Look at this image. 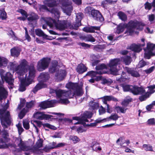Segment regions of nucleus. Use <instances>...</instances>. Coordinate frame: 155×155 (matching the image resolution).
<instances>
[{
    "label": "nucleus",
    "mask_w": 155,
    "mask_h": 155,
    "mask_svg": "<svg viewBox=\"0 0 155 155\" xmlns=\"http://www.w3.org/2000/svg\"><path fill=\"white\" fill-rule=\"evenodd\" d=\"M13 141L15 147H19L21 150H27L28 148L26 146L24 142L22 141L20 137H13Z\"/></svg>",
    "instance_id": "16"
},
{
    "label": "nucleus",
    "mask_w": 155,
    "mask_h": 155,
    "mask_svg": "<svg viewBox=\"0 0 155 155\" xmlns=\"http://www.w3.org/2000/svg\"><path fill=\"white\" fill-rule=\"evenodd\" d=\"M119 117L117 114H112L108 118H104L102 120L99 119H97L95 121V123L97 124L101 123L103 121H106L107 119V120H109V119H110L113 120H116L118 119Z\"/></svg>",
    "instance_id": "25"
},
{
    "label": "nucleus",
    "mask_w": 155,
    "mask_h": 155,
    "mask_svg": "<svg viewBox=\"0 0 155 155\" xmlns=\"http://www.w3.org/2000/svg\"><path fill=\"white\" fill-rule=\"evenodd\" d=\"M106 47V45L104 44L97 45L94 46V49L97 51H101L105 49Z\"/></svg>",
    "instance_id": "40"
},
{
    "label": "nucleus",
    "mask_w": 155,
    "mask_h": 155,
    "mask_svg": "<svg viewBox=\"0 0 155 155\" xmlns=\"http://www.w3.org/2000/svg\"><path fill=\"white\" fill-rule=\"evenodd\" d=\"M39 9L41 11H43L44 10L48 11V8L45 5H40L39 6Z\"/></svg>",
    "instance_id": "63"
},
{
    "label": "nucleus",
    "mask_w": 155,
    "mask_h": 155,
    "mask_svg": "<svg viewBox=\"0 0 155 155\" xmlns=\"http://www.w3.org/2000/svg\"><path fill=\"white\" fill-rule=\"evenodd\" d=\"M115 109L117 113L120 112L122 113H125L127 108H125L124 107H121L118 106L116 107Z\"/></svg>",
    "instance_id": "45"
},
{
    "label": "nucleus",
    "mask_w": 155,
    "mask_h": 155,
    "mask_svg": "<svg viewBox=\"0 0 155 155\" xmlns=\"http://www.w3.org/2000/svg\"><path fill=\"white\" fill-rule=\"evenodd\" d=\"M93 115V113L90 111H85L81 115V117H73V120L78 121L74 124H84L85 122H89L87 119L91 118Z\"/></svg>",
    "instance_id": "10"
},
{
    "label": "nucleus",
    "mask_w": 155,
    "mask_h": 155,
    "mask_svg": "<svg viewBox=\"0 0 155 155\" xmlns=\"http://www.w3.org/2000/svg\"><path fill=\"white\" fill-rule=\"evenodd\" d=\"M113 82V81L110 79H103L102 80V83L103 84H110Z\"/></svg>",
    "instance_id": "59"
},
{
    "label": "nucleus",
    "mask_w": 155,
    "mask_h": 155,
    "mask_svg": "<svg viewBox=\"0 0 155 155\" xmlns=\"http://www.w3.org/2000/svg\"><path fill=\"white\" fill-rule=\"evenodd\" d=\"M85 10L86 13H88L97 21L102 22L104 20V18L98 11L93 9L90 7H87Z\"/></svg>",
    "instance_id": "9"
},
{
    "label": "nucleus",
    "mask_w": 155,
    "mask_h": 155,
    "mask_svg": "<svg viewBox=\"0 0 155 155\" xmlns=\"http://www.w3.org/2000/svg\"><path fill=\"white\" fill-rule=\"evenodd\" d=\"M8 62V60L5 58L0 56V67H6Z\"/></svg>",
    "instance_id": "35"
},
{
    "label": "nucleus",
    "mask_w": 155,
    "mask_h": 155,
    "mask_svg": "<svg viewBox=\"0 0 155 155\" xmlns=\"http://www.w3.org/2000/svg\"><path fill=\"white\" fill-rule=\"evenodd\" d=\"M144 50L145 51L144 58L150 59L151 56L155 55V44L148 43L147 48H144Z\"/></svg>",
    "instance_id": "11"
},
{
    "label": "nucleus",
    "mask_w": 155,
    "mask_h": 155,
    "mask_svg": "<svg viewBox=\"0 0 155 155\" xmlns=\"http://www.w3.org/2000/svg\"><path fill=\"white\" fill-rule=\"evenodd\" d=\"M105 112V110L102 106L99 108V115H101L104 114Z\"/></svg>",
    "instance_id": "64"
},
{
    "label": "nucleus",
    "mask_w": 155,
    "mask_h": 155,
    "mask_svg": "<svg viewBox=\"0 0 155 155\" xmlns=\"http://www.w3.org/2000/svg\"><path fill=\"white\" fill-rule=\"evenodd\" d=\"M18 12L20 13L23 16L28 17V14L25 10L22 9H20Z\"/></svg>",
    "instance_id": "60"
},
{
    "label": "nucleus",
    "mask_w": 155,
    "mask_h": 155,
    "mask_svg": "<svg viewBox=\"0 0 155 155\" xmlns=\"http://www.w3.org/2000/svg\"><path fill=\"white\" fill-rule=\"evenodd\" d=\"M117 1V0H105V1L102 2V5L104 8H105L107 7L106 4L107 3L112 4L113 2H116Z\"/></svg>",
    "instance_id": "46"
},
{
    "label": "nucleus",
    "mask_w": 155,
    "mask_h": 155,
    "mask_svg": "<svg viewBox=\"0 0 155 155\" xmlns=\"http://www.w3.org/2000/svg\"><path fill=\"white\" fill-rule=\"evenodd\" d=\"M68 1V0H59V3L63 6L62 8L64 12L67 15L70 16L71 15L73 8Z\"/></svg>",
    "instance_id": "13"
},
{
    "label": "nucleus",
    "mask_w": 155,
    "mask_h": 155,
    "mask_svg": "<svg viewBox=\"0 0 155 155\" xmlns=\"http://www.w3.org/2000/svg\"><path fill=\"white\" fill-rule=\"evenodd\" d=\"M125 70L128 74H130L131 76L134 77H138L140 76L139 73L135 69L125 67Z\"/></svg>",
    "instance_id": "26"
},
{
    "label": "nucleus",
    "mask_w": 155,
    "mask_h": 155,
    "mask_svg": "<svg viewBox=\"0 0 155 155\" xmlns=\"http://www.w3.org/2000/svg\"><path fill=\"white\" fill-rule=\"evenodd\" d=\"M28 109H27L24 108L22 109L18 114L19 118L20 119H22L25 115Z\"/></svg>",
    "instance_id": "48"
},
{
    "label": "nucleus",
    "mask_w": 155,
    "mask_h": 155,
    "mask_svg": "<svg viewBox=\"0 0 155 155\" xmlns=\"http://www.w3.org/2000/svg\"><path fill=\"white\" fill-rule=\"evenodd\" d=\"M143 148L146 151H153L152 147L150 144H144L143 145Z\"/></svg>",
    "instance_id": "47"
},
{
    "label": "nucleus",
    "mask_w": 155,
    "mask_h": 155,
    "mask_svg": "<svg viewBox=\"0 0 155 155\" xmlns=\"http://www.w3.org/2000/svg\"><path fill=\"white\" fill-rule=\"evenodd\" d=\"M101 99L103 103L106 105L107 104V101H118L117 99L112 95L106 96L102 97Z\"/></svg>",
    "instance_id": "27"
},
{
    "label": "nucleus",
    "mask_w": 155,
    "mask_h": 155,
    "mask_svg": "<svg viewBox=\"0 0 155 155\" xmlns=\"http://www.w3.org/2000/svg\"><path fill=\"white\" fill-rule=\"evenodd\" d=\"M43 140L42 139H40L36 143V145L37 147L38 148H40L42 146V143Z\"/></svg>",
    "instance_id": "57"
},
{
    "label": "nucleus",
    "mask_w": 155,
    "mask_h": 155,
    "mask_svg": "<svg viewBox=\"0 0 155 155\" xmlns=\"http://www.w3.org/2000/svg\"><path fill=\"white\" fill-rule=\"evenodd\" d=\"M35 103V101H31L29 102L26 103V106L28 108H31L34 106Z\"/></svg>",
    "instance_id": "53"
},
{
    "label": "nucleus",
    "mask_w": 155,
    "mask_h": 155,
    "mask_svg": "<svg viewBox=\"0 0 155 155\" xmlns=\"http://www.w3.org/2000/svg\"><path fill=\"white\" fill-rule=\"evenodd\" d=\"M144 25V24L141 22L137 21H131L127 24L128 33L130 35H131L134 33H137V30H142Z\"/></svg>",
    "instance_id": "6"
},
{
    "label": "nucleus",
    "mask_w": 155,
    "mask_h": 155,
    "mask_svg": "<svg viewBox=\"0 0 155 155\" xmlns=\"http://www.w3.org/2000/svg\"><path fill=\"white\" fill-rule=\"evenodd\" d=\"M47 23L50 27L54 26L60 30L64 29L67 28H72V25H71L70 21H68L58 20L57 22L54 19L49 18L46 21Z\"/></svg>",
    "instance_id": "4"
},
{
    "label": "nucleus",
    "mask_w": 155,
    "mask_h": 155,
    "mask_svg": "<svg viewBox=\"0 0 155 155\" xmlns=\"http://www.w3.org/2000/svg\"><path fill=\"white\" fill-rule=\"evenodd\" d=\"M18 66H19V74L20 75L23 74L24 73H25V72L27 71L26 69L27 68H28V73L29 72V68L30 67H34V69H35V68L34 66H28L27 61L25 59H23L21 61L20 64L19 65H18Z\"/></svg>",
    "instance_id": "17"
},
{
    "label": "nucleus",
    "mask_w": 155,
    "mask_h": 155,
    "mask_svg": "<svg viewBox=\"0 0 155 155\" xmlns=\"http://www.w3.org/2000/svg\"><path fill=\"white\" fill-rule=\"evenodd\" d=\"M49 78V76L47 73H41L38 77L40 82L32 90L33 93H35L38 90L46 87V85L43 82H45Z\"/></svg>",
    "instance_id": "8"
},
{
    "label": "nucleus",
    "mask_w": 155,
    "mask_h": 155,
    "mask_svg": "<svg viewBox=\"0 0 155 155\" xmlns=\"http://www.w3.org/2000/svg\"><path fill=\"white\" fill-rule=\"evenodd\" d=\"M60 102L62 104H67L69 103V101L68 99L61 98L60 100Z\"/></svg>",
    "instance_id": "62"
},
{
    "label": "nucleus",
    "mask_w": 155,
    "mask_h": 155,
    "mask_svg": "<svg viewBox=\"0 0 155 155\" xmlns=\"http://www.w3.org/2000/svg\"><path fill=\"white\" fill-rule=\"evenodd\" d=\"M23 125L24 127L26 130H28L29 128V123L27 120L23 121Z\"/></svg>",
    "instance_id": "58"
},
{
    "label": "nucleus",
    "mask_w": 155,
    "mask_h": 155,
    "mask_svg": "<svg viewBox=\"0 0 155 155\" xmlns=\"http://www.w3.org/2000/svg\"><path fill=\"white\" fill-rule=\"evenodd\" d=\"M51 12L53 14L55 19H58L59 18L60 16V13L58 9L54 8H53L51 9Z\"/></svg>",
    "instance_id": "36"
},
{
    "label": "nucleus",
    "mask_w": 155,
    "mask_h": 155,
    "mask_svg": "<svg viewBox=\"0 0 155 155\" xmlns=\"http://www.w3.org/2000/svg\"><path fill=\"white\" fill-rule=\"evenodd\" d=\"M0 74L2 81H0V101L3 98H5L8 95V93L4 87L2 83H3L4 81L10 85L9 87V88H12L13 85L14 79L12 78L13 76L11 73L9 72H6L3 69L0 70Z\"/></svg>",
    "instance_id": "3"
},
{
    "label": "nucleus",
    "mask_w": 155,
    "mask_h": 155,
    "mask_svg": "<svg viewBox=\"0 0 155 155\" xmlns=\"http://www.w3.org/2000/svg\"><path fill=\"white\" fill-rule=\"evenodd\" d=\"M96 71H91L88 72L86 74V75H89L91 77H94L97 74H101L105 73L103 69H107V67L104 64L98 65L96 66Z\"/></svg>",
    "instance_id": "12"
},
{
    "label": "nucleus",
    "mask_w": 155,
    "mask_h": 155,
    "mask_svg": "<svg viewBox=\"0 0 155 155\" xmlns=\"http://www.w3.org/2000/svg\"><path fill=\"white\" fill-rule=\"evenodd\" d=\"M145 8L146 10H149L151 9L152 5L151 3H150L148 2H146L144 5Z\"/></svg>",
    "instance_id": "56"
},
{
    "label": "nucleus",
    "mask_w": 155,
    "mask_h": 155,
    "mask_svg": "<svg viewBox=\"0 0 155 155\" xmlns=\"http://www.w3.org/2000/svg\"><path fill=\"white\" fill-rule=\"evenodd\" d=\"M91 147L92 148L93 150L97 151V150H101V147H99V144L95 142L92 143Z\"/></svg>",
    "instance_id": "37"
},
{
    "label": "nucleus",
    "mask_w": 155,
    "mask_h": 155,
    "mask_svg": "<svg viewBox=\"0 0 155 155\" xmlns=\"http://www.w3.org/2000/svg\"><path fill=\"white\" fill-rule=\"evenodd\" d=\"M147 63L148 64H147V63L144 60H141L139 61L138 64V67L139 68L143 67L145 65L148 64V63Z\"/></svg>",
    "instance_id": "54"
},
{
    "label": "nucleus",
    "mask_w": 155,
    "mask_h": 155,
    "mask_svg": "<svg viewBox=\"0 0 155 155\" xmlns=\"http://www.w3.org/2000/svg\"><path fill=\"white\" fill-rule=\"evenodd\" d=\"M8 35L14 40H17V38L16 36L15 33L12 30H11L8 32Z\"/></svg>",
    "instance_id": "49"
},
{
    "label": "nucleus",
    "mask_w": 155,
    "mask_h": 155,
    "mask_svg": "<svg viewBox=\"0 0 155 155\" xmlns=\"http://www.w3.org/2000/svg\"><path fill=\"white\" fill-rule=\"evenodd\" d=\"M69 139L72 140L74 143H77L80 141V139L76 136H71L69 137Z\"/></svg>",
    "instance_id": "50"
},
{
    "label": "nucleus",
    "mask_w": 155,
    "mask_h": 155,
    "mask_svg": "<svg viewBox=\"0 0 155 155\" xmlns=\"http://www.w3.org/2000/svg\"><path fill=\"white\" fill-rule=\"evenodd\" d=\"M50 60L47 58H43L39 61L38 63L37 69L39 71H42L48 66Z\"/></svg>",
    "instance_id": "14"
},
{
    "label": "nucleus",
    "mask_w": 155,
    "mask_h": 155,
    "mask_svg": "<svg viewBox=\"0 0 155 155\" xmlns=\"http://www.w3.org/2000/svg\"><path fill=\"white\" fill-rule=\"evenodd\" d=\"M131 101V99H126L124 100L122 102V104L123 105L126 106H127L129 103Z\"/></svg>",
    "instance_id": "61"
},
{
    "label": "nucleus",
    "mask_w": 155,
    "mask_h": 155,
    "mask_svg": "<svg viewBox=\"0 0 155 155\" xmlns=\"http://www.w3.org/2000/svg\"><path fill=\"white\" fill-rule=\"evenodd\" d=\"M66 87L67 88L74 90V92L70 90L65 91L60 89L54 90L51 89L50 90V93L51 94L55 93L57 96L58 97H65L69 98H72L74 95L81 96L83 94L81 87L78 86L77 83H69L66 85Z\"/></svg>",
    "instance_id": "1"
},
{
    "label": "nucleus",
    "mask_w": 155,
    "mask_h": 155,
    "mask_svg": "<svg viewBox=\"0 0 155 155\" xmlns=\"http://www.w3.org/2000/svg\"><path fill=\"white\" fill-rule=\"evenodd\" d=\"M33 117L35 119L42 120L44 119H50L52 116L45 114L43 112H37L34 114Z\"/></svg>",
    "instance_id": "19"
},
{
    "label": "nucleus",
    "mask_w": 155,
    "mask_h": 155,
    "mask_svg": "<svg viewBox=\"0 0 155 155\" xmlns=\"http://www.w3.org/2000/svg\"><path fill=\"white\" fill-rule=\"evenodd\" d=\"M87 68L83 64H79L76 68V71L79 74H82L87 70Z\"/></svg>",
    "instance_id": "30"
},
{
    "label": "nucleus",
    "mask_w": 155,
    "mask_h": 155,
    "mask_svg": "<svg viewBox=\"0 0 155 155\" xmlns=\"http://www.w3.org/2000/svg\"><path fill=\"white\" fill-rule=\"evenodd\" d=\"M36 34L40 37L42 36L44 38H46L47 36V35L45 34L43 31L41 29H38L35 30Z\"/></svg>",
    "instance_id": "42"
},
{
    "label": "nucleus",
    "mask_w": 155,
    "mask_h": 155,
    "mask_svg": "<svg viewBox=\"0 0 155 155\" xmlns=\"http://www.w3.org/2000/svg\"><path fill=\"white\" fill-rule=\"evenodd\" d=\"M122 60L126 65H129L132 61V59L130 56H125L122 58Z\"/></svg>",
    "instance_id": "34"
},
{
    "label": "nucleus",
    "mask_w": 155,
    "mask_h": 155,
    "mask_svg": "<svg viewBox=\"0 0 155 155\" xmlns=\"http://www.w3.org/2000/svg\"><path fill=\"white\" fill-rule=\"evenodd\" d=\"M124 30V27L123 25H121L118 26L117 27L116 32L119 34L123 32Z\"/></svg>",
    "instance_id": "51"
},
{
    "label": "nucleus",
    "mask_w": 155,
    "mask_h": 155,
    "mask_svg": "<svg viewBox=\"0 0 155 155\" xmlns=\"http://www.w3.org/2000/svg\"><path fill=\"white\" fill-rule=\"evenodd\" d=\"M0 18L4 20L6 18V14L5 11L0 10Z\"/></svg>",
    "instance_id": "55"
},
{
    "label": "nucleus",
    "mask_w": 155,
    "mask_h": 155,
    "mask_svg": "<svg viewBox=\"0 0 155 155\" xmlns=\"http://www.w3.org/2000/svg\"><path fill=\"white\" fill-rule=\"evenodd\" d=\"M16 126L18 128V134L20 135L24 130V129L21 126V124L19 123L16 124Z\"/></svg>",
    "instance_id": "52"
},
{
    "label": "nucleus",
    "mask_w": 155,
    "mask_h": 155,
    "mask_svg": "<svg viewBox=\"0 0 155 155\" xmlns=\"http://www.w3.org/2000/svg\"><path fill=\"white\" fill-rule=\"evenodd\" d=\"M149 88L148 91L146 92L144 95L140 96L139 97V99L141 101H143L146 100L149 98L151 95L155 92L153 89L150 87V86L148 87Z\"/></svg>",
    "instance_id": "21"
},
{
    "label": "nucleus",
    "mask_w": 155,
    "mask_h": 155,
    "mask_svg": "<svg viewBox=\"0 0 155 155\" xmlns=\"http://www.w3.org/2000/svg\"><path fill=\"white\" fill-rule=\"evenodd\" d=\"M99 27L96 26H91L90 27H85L83 28V30L87 32L92 33L95 31V30H98Z\"/></svg>",
    "instance_id": "31"
},
{
    "label": "nucleus",
    "mask_w": 155,
    "mask_h": 155,
    "mask_svg": "<svg viewBox=\"0 0 155 155\" xmlns=\"http://www.w3.org/2000/svg\"><path fill=\"white\" fill-rule=\"evenodd\" d=\"M46 4L50 7H53L56 6L57 5L56 0H46Z\"/></svg>",
    "instance_id": "38"
},
{
    "label": "nucleus",
    "mask_w": 155,
    "mask_h": 155,
    "mask_svg": "<svg viewBox=\"0 0 155 155\" xmlns=\"http://www.w3.org/2000/svg\"><path fill=\"white\" fill-rule=\"evenodd\" d=\"M66 75V71L64 70H58L55 74V76L59 81H61L65 76Z\"/></svg>",
    "instance_id": "23"
},
{
    "label": "nucleus",
    "mask_w": 155,
    "mask_h": 155,
    "mask_svg": "<svg viewBox=\"0 0 155 155\" xmlns=\"http://www.w3.org/2000/svg\"><path fill=\"white\" fill-rule=\"evenodd\" d=\"M89 105L90 107L93 110H97L99 107V104L97 102H94V101L90 102Z\"/></svg>",
    "instance_id": "33"
},
{
    "label": "nucleus",
    "mask_w": 155,
    "mask_h": 155,
    "mask_svg": "<svg viewBox=\"0 0 155 155\" xmlns=\"http://www.w3.org/2000/svg\"><path fill=\"white\" fill-rule=\"evenodd\" d=\"M6 141H3L2 138L0 139V148H6L8 147L9 144H7Z\"/></svg>",
    "instance_id": "44"
},
{
    "label": "nucleus",
    "mask_w": 155,
    "mask_h": 155,
    "mask_svg": "<svg viewBox=\"0 0 155 155\" xmlns=\"http://www.w3.org/2000/svg\"><path fill=\"white\" fill-rule=\"evenodd\" d=\"M117 15L119 18L122 21H125L127 20V15L123 12H118Z\"/></svg>",
    "instance_id": "39"
},
{
    "label": "nucleus",
    "mask_w": 155,
    "mask_h": 155,
    "mask_svg": "<svg viewBox=\"0 0 155 155\" xmlns=\"http://www.w3.org/2000/svg\"><path fill=\"white\" fill-rule=\"evenodd\" d=\"M2 108L0 109V118L2 126L4 129L1 131L0 134L6 141H8L9 140V135L7 130L5 129L8 127V125L11 124V120L10 112L8 111L6 112V110L9 107V104L7 103L4 105H2Z\"/></svg>",
    "instance_id": "2"
},
{
    "label": "nucleus",
    "mask_w": 155,
    "mask_h": 155,
    "mask_svg": "<svg viewBox=\"0 0 155 155\" xmlns=\"http://www.w3.org/2000/svg\"><path fill=\"white\" fill-rule=\"evenodd\" d=\"M38 18V15L34 13L31 12L28 14L27 19L30 22L33 21H36Z\"/></svg>",
    "instance_id": "29"
},
{
    "label": "nucleus",
    "mask_w": 155,
    "mask_h": 155,
    "mask_svg": "<svg viewBox=\"0 0 155 155\" xmlns=\"http://www.w3.org/2000/svg\"><path fill=\"white\" fill-rule=\"evenodd\" d=\"M82 39L87 41L94 42L95 41V39L91 35H88L87 36L82 37Z\"/></svg>",
    "instance_id": "41"
},
{
    "label": "nucleus",
    "mask_w": 155,
    "mask_h": 155,
    "mask_svg": "<svg viewBox=\"0 0 155 155\" xmlns=\"http://www.w3.org/2000/svg\"><path fill=\"white\" fill-rule=\"evenodd\" d=\"M35 71L33 67L29 68V72L28 76H26L25 79L21 80V84L18 90L20 91L23 92L26 90V87L28 86L32 83L33 79L35 76Z\"/></svg>",
    "instance_id": "5"
},
{
    "label": "nucleus",
    "mask_w": 155,
    "mask_h": 155,
    "mask_svg": "<svg viewBox=\"0 0 155 155\" xmlns=\"http://www.w3.org/2000/svg\"><path fill=\"white\" fill-rule=\"evenodd\" d=\"M11 55L14 57H18L19 55L20 51L18 48L14 47L10 50Z\"/></svg>",
    "instance_id": "32"
},
{
    "label": "nucleus",
    "mask_w": 155,
    "mask_h": 155,
    "mask_svg": "<svg viewBox=\"0 0 155 155\" xmlns=\"http://www.w3.org/2000/svg\"><path fill=\"white\" fill-rule=\"evenodd\" d=\"M124 91H129L135 95H144L145 93V88L142 86L137 85H125L123 86Z\"/></svg>",
    "instance_id": "7"
},
{
    "label": "nucleus",
    "mask_w": 155,
    "mask_h": 155,
    "mask_svg": "<svg viewBox=\"0 0 155 155\" xmlns=\"http://www.w3.org/2000/svg\"><path fill=\"white\" fill-rule=\"evenodd\" d=\"M58 62L56 61H54L52 62V65L49 68V71L51 73L56 72L58 69V66H57Z\"/></svg>",
    "instance_id": "28"
},
{
    "label": "nucleus",
    "mask_w": 155,
    "mask_h": 155,
    "mask_svg": "<svg viewBox=\"0 0 155 155\" xmlns=\"http://www.w3.org/2000/svg\"><path fill=\"white\" fill-rule=\"evenodd\" d=\"M72 129L73 130L76 129V131L78 132V133H81L83 132H85L86 131V129H85L84 126H80L76 128H75V127H72Z\"/></svg>",
    "instance_id": "43"
},
{
    "label": "nucleus",
    "mask_w": 155,
    "mask_h": 155,
    "mask_svg": "<svg viewBox=\"0 0 155 155\" xmlns=\"http://www.w3.org/2000/svg\"><path fill=\"white\" fill-rule=\"evenodd\" d=\"M57 101L51 100L50 101H44L40 103L38 106L40 107V109H45L48 107L54 106V104L56 103Z\"/></svg>",
    "instance_id": "18"
},
{
    "label": "nucleus",
    "mask_w": 155,
    "mask_h": 155,
    "mask_svg": "<svg viewBox=\"0 0 155 155\" xmlns=\"http://www.w3.org/2000/svg\"><path fill=\"white\" fill-rule=\"evenodd\" d=\"M83 16V14L79 13L76 15V22L72 25V29L77 30L78 27L81 25V21Z\"/></svg>",
    "instance_id": "22"
},
{
    "label": "nucleus",
    "mask_w": 155,
    "mask_h": 155,
    "mask_svg": "<svg viewBox=\"0 0 155 155\" xmlns=\"http://www.w3.org/2000/svg\"><path fill=\"white\" fill-rule=\"evenodd\" d=\"M120 59L119 58L114 59L111 60L109 64V70L112 74H116L117 72V65L119 63Z\"/></svg>",
    "instance_id": "15"
},
{
    "label": "nucleus",
    "mask_w": 155,
    "mask_h": 155,
    "mask_svg": "<svg viewBox=\"0 0 155 155\" xmlns=\"http://www.w3.org/2000/svg\"><path fill=\"white\" fill-rule=\"evenodd\" d=\"M18 64L15 61L10 62L9 63L8 67L10 70L17 71V73L19 74V67Z\"/></svg>",
    "instance_id": "24"
},
{
    "label": "nucleus",
    "mask_w": 155,
    "mask_h": 155,
    "mask_svg": "<svg viewBox=\"0 0 155 155\" xmlns=\"http://www.w3.org/2000/svg\"><path fill=\"white\" fill-rule=\"evenodd\" d=\"M141 41L142 42H144L145 39L142 38ZM145 45L144 43L143 44H138V45L133 44L129 47V49L134 52H139L142 50L141 47L144 46Z\"/></svg>",
    "instance_id": "20"
}]
</instances>
